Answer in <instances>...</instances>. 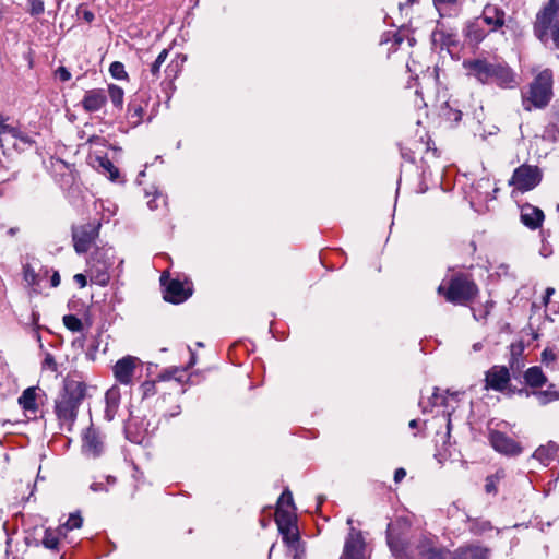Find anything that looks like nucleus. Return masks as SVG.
Wrapping results in <instances>:
<instances>
[{
  "label": "nucleus",
  "mask_w": 559,
  "mask_h": 559,
  "mask_svg": "<svg viewBox=\"0 0 559 559\" xmlns=\"http://www.w3.org/2000/svg\"><path fill=\"white\" fill-rule=\"evenodd\" d=\"M469 78L481 84H496L500 88H515L519 76L502 59L474 58L463 61Z\"/></svg>",
  "instance_id": "1"
},
{
  "label": "nucleus",
  "mask_w": 559,
  "mask_h": 559,
  "mask_svg": "<svg viewBox=\"0 0 559 559\" xmlns=\"http://www.w3.org/2000/svg\"><path fill=\"white\" fill-rule=\"evenodd\" d=\"M85 382L67 377L55 399L53 412L61 429L72 431L81 404L86 396Z\"/></svg>",
  "instance_id": "2"
},
{
  "label": "nucleus",
  "mask_w": 559,
  "mask_h": 559,
  "mask_svg": "<svg viewBox=\"0 0 559 559\" xmlns=\"http://www.w3.org/2000/svg\"><path fill=\"white\" fill-rule=\"evenodd\" d=\"M478 292L475 282L465 274L454 275L448 285L442 282L438 287V294L443 295L447 301L463 306L473 301Z\"/></svg>",
  "instance_id": "3"
},
{
  "label": "nucleus",
  "mask_w": 559,
  "mask_h": 559,
  "mask_svg": "<svg viewBox=\"0 0 559 559\" xmlns=\"http://www.w3.org/2000/svg\"><path fill=\"white\" fill-rule=\"evenodd\" d=\"M552 96V72L548 69L542 71L530 86V96L524 99V107L531 110V103L536 108L548 105Z\"/></svg>",
  "instance_id": "4"
},
{
  "label": "nucleus",
  "mask_w": 559,
  "mask_h": 559,
  "mask_svg": "<svg viewBox=\"0 0 559 559\" xmlns=\"http://www.w3.org/2000/svg\"><path fill=\"white\" fill-rule=\"evenodd\" d=\"M409 522L404 518H397L388 524L386 540L391 551L400 557L406 556L408 550L407 533Z\"/></svg>",
  "instance_id": "5"
},
{
  "label": "nucleus",
  "mask_w": 559,
  "mask_h": 559,
  "mask_svg": "<svg viewBox=\"0 0 559 559\" xmlns=\"http://www.w3.org/2000/svg\"><path fill=\"white\" fill-rule=\"evenodd\" d=\"M111 249H97L90 261L91 281L99 286H106L109 283V270L112 266Z\"/></svg>",
  "instance_id": "6"
},
{
  "label": "nucleus",
  "mask_w": 559,
  "mask_h": 559,
  "mask_svg": "<svg viewBox=\"0 0 559 559\" xmlns=\"http://www.w3.org/2000/svg\"><path fill=\"white\" fill-rule=\"evenodd\" d=\"M543 178V173L539 167L523 164L514 169L510 186H514L519 191L526 192L536 188Z\"/></svg>",
  "instance_id": "7"
},
{
  "label": "nucleus",
  "mask_w": 559,
  "mask_h": 559,
  "mask_svg": "<svg viewBox=\"0 0 559 559\" xmlns=\"http://www.w3.org/2000/svg\"><path fill=\"white\" fill-rule=\"evenodd\" d=\"M414 556L420 559H445L448 550L438 546V538L433 535L421 534L414 546Z\"/></svg>",
  "instance_id": "8"
},
{
  "label": "nucleus",
  "mask_w": 559,
  "mask_h": 559,
  "mask_svg": "<svg viewBox=\"0 0 559 559\" xmlns=\"http://www.w3.org/2000/svg\"><path fill=\"white\" fill-rule=\"evenodd\" d=\"M100 223H87L72 228V239L78 253H86L98 236Z\"/></svg>",
  "instance_id": "9"
},
{
  "label": "nucleus",
  "mask_w": 559,
  "mask_h": 559,
  "mask_svg": "<svg viewBox=\"0 0 559 559\" xmlns=\"http://www.w3.org/2000/svg\"><path fill=\"white\" fill-rule=\"evenodd\" d=\"M275 522L286 547L300 540L297 516L295 513L280 512V514H275Z\"/></svg>",
  "instance_id": "10"
},
{
  "label": "nucleus",
  "mask_w": 559,
  "mask_h": 559,
  "mask_svg": "<svg viewBox=\"0 0 559 559\" xmlns=\"http://www.w3.org/2000/svg\"><path fill=\"white\" fill-rule=\"evenodd\" d=\"M340 559H368L365 538L360 531L350 528Z\"/></svg>",
  "instance_id": "11"
},
{
  "label": "nucleus",
  "mask_w": 559,
  "mask_h": 559,
  "mask_svg": "<svg viewBox=\"0 0 559 559\" xmlns=\"http://www.w3.org/2000/svg\"><path fill=\"white\" fill-rule=\"evenodd\" d=\"M559 11V0H549V2L537 14L535 24V35L544 41L547 38L548 31L554 25V19Z\"/></svg>",
  "instance_id": "12"
},
{
  "label": "nucleus",
  "mask_w": 559,
  "mask_h": 559,
  "mask_svg": "<svg viewBox=\"0 0 559 559\" xmlns=\"http://www.w3.org/2000/svg\"><path fill=\"white\" fill-rule=\"evenodd\" d=\"M489 441L492 448L504 455H519L522 452V447L511 437L501 431H491Z\"/></svg>",
  "instance_id": "13"
},
{
  "label": "nucleus",
  "mask_w": 559,
  "mask_h": 559,
  "mask_svg": "<svg viewBox=\"0 0 559 559\" xmlns=\"http://www.w3.org/2000/svg\"><path fill=\"white\" fill-rule=\"evenodd\" d=\"M139 358L126 356L119 359L114 366V376L121 384H130L132 382Z\"/></svg>",
  "instance_id": "14"
},
{
  "label": "nucleus",
  "mask_w": 559,
  "mask_h": 559,
  "mask_svg": "<svg viewBox=\"0 0 559 559\" xmlns=\"http://www.w3.org/2000/svg\"><path fill=\"white\" fill-rule=\"evenodd\" d=\"M486 388L502 392L510 382L509 369L504 366H493L486 372Z\"/></svg>",
  "instance_id": "15"
},
{
  "label": "nucleus",
  "mask_w": 559,
  "mask_h": 559,
  "mask_svg": "<svg viewBox=\"0 0 559 559\" xmlns=\"http://www.w3.org/2000/svg\"><path fill=\"white\" fill-rule=\"evenodd\" d=\"M107 103V93L103 88H92L85 92L81 105L86 112H96Z\"/></svg>",
  "instance_id": "16"
},
{
  "label": "nucleus",
  "mask_w": 559,
  "mask_h": 559,
  "mask_svg": "<svg viewBox=\"0 0 559 559\" xmlns=\"http://www.w3.org/2000/svg\"><path fill=\"white\" fill-rule=\"evenodd\" d=\"M83 451L93 457L98 456L103 452L104 443L100 433L93 427L86 429L83 435Z\"/></svg>",
  "instance_id": "17"
},
{
  "label": "nucleus",
  "mask_w": 559,
  "mask_h": 559,
  "mask_svg": "<svg viewBox=\"0 0 559 559\" xmlns=\"http://www.w3.org/2000/svg\"><path fill=\"white\" fill-rule=\"evenodd\" d=\"M504 11L495 4L485 5L480 21L490 27V31H497L504 25Z\"/></svg>",
  "instance_id": "18"
},
{
  "label": "nucleus",
  "mask_w": 559,
  "mask_h": 559,
  "mask_svg": "<svg viewBox=\"0 0 559 559\" xmlns=\"http://www.w3.org/2000/svg\"><path fill=\"white\" fill-rule=\"evenodd\" d=\"M190 288H185L183 283L178 280H171L166 286L165 300L173 304H180L191 296Z\"/></svg>",
  "instance_id": "19"
},
{
  "label": "nucleus",
  "mask_w": 559,
  "mask_h": 559,
  "mask_svg": "<svg viewBox=\"0 0 559 559\" xmlns=\"http://www.w3.org/2000/svg\"><path fill=\"white\" fill-rule=\"evenodd\" d=\"M544 221V213L540 209L525 204L521 210V222L531 229L538 228Z\"/></svg>",
  "instance_id": "20"
},
{
  "label": "nucleus",
  "mask_w": 559,
  "mask_h": 559,
  "mask_svg": "<svg viewBox=\"0 0 559 559\" xmlns=\"http://www.w3.org/2000/svg\"><path fill=\"white\" fill-rule=\"evenodd\" d=\"M558 451L559 445L554 441H549L546 444L539 445L533 453V457L544 466H548L557 455Z\"/></svg>",
  "instance_id": "21"
},
{
  "label": "nucleus",
  "mask_w": 559,
  "mask_h": 559,
  "mask_svg": "<svg viewBox=\"0 0 559 559\" xmlns=\"http://www.w3.org/2000/svg\"><path fill=\"white\" fill-rule=\"evenodd\" d=\"M480 19L469 22L465 27L466 38L474 44H479L487 36V32L483 28Z\"/></svg>",
  "instance_id": "22"
},
{
  "label": "nucleus",
  "mask_w": 559,
  "mask_h": 559,
  "mask_svg": "<svg viewBox=\"0 0 559 559\" xmlns=\"http://www.w3.org/2000/svg\"><path fill=\"white\" fill-rule=\"evenodd\" d=\"M9 142L8 145H12L15 150L24 151L26 147H31L34 144V140L26 133L15 128L14 133H8Z\"/></svg>",
  "instance_id": "23"
},
{
  "label": "nucleus",
  "mask_w": 559,
  "mask_h": 559,
  "mask_svg": "<svg viewBox=\"0 0 559 559\" xmlns=\"http://www.w3.org/2000/svg\"><path fill=\"white\" fill-rule=\"evenodd\" d=\"M36 388L31 386L23 391L21 396L19 397V405L25 411V412H32L36 413L38 409V405L36 403Z\"/></svg>",
  "instance_id": "24"
},
{
  "label": "nucleus",
  "mask_w": 559,
  "mask_h": 559,
  "mask_svg": "<svg viewBox=\"0 0 559 559\" xmlns=\"http://www.w3.org/2000/svg\"><path fill=\"white\" fill-rule=\"evenodd\" d=\"M524 379L526 384L532 388H540L547 380L542 368L537 366L528 368L524 373Z\"/></svg>",
  "instance_id": "25"
},
{
  "label": "nucleus",
  "mask_w": 559,
  "mask_h": 559,
  "mask_svg": "<svg viewBox=\"0 0 559 559\" xmlns=\"http://www.w3.org/2000/svg\"><path fill=\"white\" fill-rule=\"evenodd\" d=\"M144 116V108L141 104L136 102V99H132L128 104L127 109V118L129 120V123L132 126H138L142 122Z\"/></svg>",
  "instance_id": "26"
},
{
  "label": "nucleus",
  "mask_w": 559,
  "mask_h": 559,
  "mask_svg": "<svg viewBox=\"0 0 559 559\" xmlns=\"http://www.w3.org/2000/svg\"><path fill=\"white\" fill-rule=\"evenodd\" d=\"M61 536H66V534L60 532V526L57 530L46 528L41 543L46 548L57 550Z\"/></svg>",
  "instance_id": "27"
},
{
  "label": "nucleus",
  "mask_w": 559,
  "mask_h": 559,
  "mask_svg": "<svg viewBox=\"0 0 559 559\" xmlns=\"http://www.w3.org/2000/svg\"><path fill=\"white\" fill-rule=\"evenodd\" d=\"M449 397L451 400H454L455 402L459 401V393L457 392H453V393H450L449 391H444V392H441L439 389H435V392L432 393L431 397H430V404L432 406H444V407H449V404H448V400Z\"/></svg>",
  "instance_id": "28"
},
{
  "label": "nucleus",
  "mask_w": 559,
  "mask_h": 559,
  "mask_svg": "<svg viewBox=\"0 0 559 559\" xmlns=\"http://www.w3.org/2000/svg\"><path fill=\"white\" fill-rule=\"evenodd\" d=\"M454 559H487V549L477 546L462 548Z\"/></svg>",
  "instance_id": "29"
},
{
  "label": "nucleus",
  "mask_w": 559,
  "mask_h": 559,
  "mask_svg": "<svg viewBox=\"0 0 559 559\" xmlns=\"http://www.w3.org/2000/svg\"><path fill=\"white\" fill-rule=\"evenodd\" d=\"M96 162L98 170L107 175L111 181H116L119 178V169L110 159L107 157H97Z\"/></svg>",
  "instance_id": "30"
},
{
  "label": "nucleus",
  "mask_w": 559,
  "mask_h": 559,
  "mask_svg": "<svg viewBox=\"0 0 559 559\" xmlns=\"http://www.w3.org/2000/svg\"><path fill=\"white\" fill-rule=\"evenodd\" d=\"M108 97L110 98L114 108H116L118 111L123 109L124 92L120 86L116 84H109L107 98Z\"/></svg>",
  "instance_id": "31"
},
{
  "label": "nucleus",
  "mask_w": 559,
  "mask_h": 559,
  "mask_svg": "<svg viewBox=\"0 0 559 559\" xmlns=\"http://www.w3.org/2000/svg\"><path fill=\"white\" fill-rule=\"evenodd\" d=\"M280 512L295 513L293 495L288 489L284 490L283 493L278 498L275 514H280Z\"/></svg>",
  "instance_id": "32"
},
{
  "label": "nucleus",
  "mask_w": 559,
  "mask_h": 559,
  "mask_svg": "<svg viewBox=\"0 0 559 559\" xmlns=\"http://www.w3.org/2000/svg\"><path fill=\"white\" fill-rule=\"evenodd\" d=\"M119 399L120 394L118 389L111 388L106 392L105 400H106V415L108 417H112L111 414H114L119 405Z\"/></svg>",
  "instance_id": "33"
},
{
  "label": "nucleus",
  "mask_w": 559,
  "mask_h": 559,
  "mask_svg": "<svg viewBox=\"0 0 559 559\" xmlns=\"http://www.w3.org/2000/svg\"><path fill=\"white\" fill-rule=\"evenodd\" d=\"M533 395L537 399L540 405H546L552 401L559 400V392L552 390V385L547 390L533 392Z\"/></svg>",
  "instance_id": "34"
},
{
  "label": "nucleus",
  "mask_w": 559,
  "mask_h": 559,
  "mask_svg": "<svg viewBox=\"0 0 559 559\" xmlns=\"http://www.w3.org/2000/svg\"><path fill=\"white\" fill-rule=\"evenodd\" d=\"M83 524V519L79 512L71 513L68 518L67 522L60 525V532L67 534V532L72 531L74 528H80Z\"/></svg>",
  "instance_id": "35"
},
{
  "label": "nucleus",
  "mask_w": 559,
  "mask_h": 559,
  "mask_svg": "<svg viewBox=\"0 0 559 559\" xmlns=\"http://www.w3.org/2000/svg\"><path fill=\"white\" fill-rule=\"evenodd\" d=\"M469 530L475 535H483L492 530V525L487 520L475 519L471 521Z\"/></svg>",
  "instance_id": "36"
},
{
  "label": "nucleus",
  "mask_w": 559,
  "mask_h": 559,
  "mask_svg": "<svg viewBox=\"0 0 559 559\" xmlns=\"http://www.w3.org/2000/svg\"><path fill=\"white\" fill-rule=\"evenodd\" d=\"M168 53V49H163L155 61L151 64L150 73L153 76V80H157L159 78L160 67L166 61Z\"/></svg>",
  "instance_id": "37"
},
{
  "label": "nucleus",
  "mask_w": 559,
  "mask_h": 559,
  "mask_svg": "<svg viewBox=\"0 0 559 559\" xmlns=\"http://www.w3.org/2000/svg\"><path fill=\"white\" fill-rule=\"evenodd\" d=\"M109 73L116 80H128L129 75L124 69V64L120 61H114L109 66Z\"/></svg>",
  "instance_id": "38"
},
{
  "label": "nucleus",
  "mask_w": 559,
  "mask_h": 559,
  "mask_svg": "<svg viewBox=\"0 0 559 559\" xmlns=\"http://www.w3.org/2000/svg\"><path fill=\"white\" fill-rule=\"evenodd\" d=\"M288 552L293 556V559H305L306 547L305 543L300 539L292 545L287 546Z\"/></svg>",
  "instance_id": "39"
},
{
  "label": "nucleus",
  "mask_w": 559,
  "mask_h": 559,
  "mask_svg": "<svg viewBox=\"0 0 559 559\" xmlns=\"http://www.w3.org/2000/svg\"><path fill=\"white\" fill-rule=\"evenodd\" d=\"M64 326L72 332H80L83 330L82 321L74 314H67L63 317Z\"/></svg>",
  "instance_id": "40"
},
{
  "label": "nucleus",
  "mask_w": 559,
  "mask_h": 559,
  "mask_svg": "<svg viewBox=\"0 0 559 559\" xmlns=\"http://www.w3.org/2000/svg\"><path fill=\"white\" fill-rule=\"evenodd\" d=\"M5 118L0 115V143L1 146H4V142H9L8 133H14L15 127L7 124Z\"/></svg>",
  "instance_id": "41"
},
{
  "label": "nucleus",
  "mask_w": 559,
  "mask_h": 559,
  "mask_svg": "<svg viewBox=\"0 0 559 559\" xmlns=\"http://www.w3.org/2000/svg\"><path fill=\"white\" fill-rule=\"evenodd\" d=\"M558 360V354L554 348H545L542 353V362L547 367H554Z\"/></svg>",
  "instance_id": "42"
},
{
  "label": "nucleus",
  "mask_w": 559,
  "mask_h": 559,
  "mask_svg": "<svg viewBox=\"0 0 559 559\" xmlns=\"http://www.w3.org/2000/svg\"><path fill=\"white\" fill-rule=\"evenodd\" d=\"M493 307V302L492 301H487L483 309L480 310H477V309H473V316L474 318L479 321V320H485L487 318V316L490 313L491 309Z\"/></svg>",
  "instance_id": "43"
},
{
  "label": "nucleus",
  "mask_w": 559,
  "mask_h": 559,
  "mask_svg": "<svg viewBox=\"0 0 559 559\" xmlns=\"http://www.w3.org/2000/svg\"><path fill=\"white\" fill-rule=\"evenodd\" d=\"M143 397H150L156 394L155 381H145L141 385Z\"/></svg>",
  "instance_id": "44"
},
{
  "label": "nucleus",
  "mask_w": 559,
  "mask_h": 559,
  "mask_svg": "<svg viewBox=\"0 0 559 559\" xmlns=\"http://www.w3.org/2000/svg\"><path fill=\"white\" fill-rule=\"evenodd\" d=\"M23 274H24V280L29 285H35L37 283V274L34 271V269L31 267V265L27 264L24 266Z\"/></svg>",
  "instance_id": "45"
},
{
  "label": "nucleus",
  "mask_w": 559,
  "mask_h": 559,
  "mask_svg": "<svg viewBox=\"0 0 559 559\" xmlns=\"http://www.w3.org/2000/svg\"><path fill=\"white\" fill-rule=\"evenodd\" d=\"M524 352L523 342H515L510 345V358H522V354Z\"/></svg>",
  "instance_id": "46"
},
{
  "label": "nucleus",
  "mask_w": 559,
  "mask_h": 559,
  "mask_svg": "<svg viewBox=\"0 0 559 559\" xmlns=\"http://www.w3.org/2000/svg\"><path fill=\"white\" fill-rule=\"evenodd\" d=\"M29 4H31L29 13L32 15L36 16V15H40L41 13H44L45 5L41 0H31Z\"/></svg>",
  "instance_id": "47"
},
{
  "label": "nucleus",
  "mask_w": 559,
  "mask_h": 559,
  "mask_svg": "<svg viewBox=\"0 0 559 559\" xmlns=\"http://www.w3.org/2000/svg\"><path fill=\"white\" fill-rule=\"evenodd\" d=\"M451 456V452L447 448V441L443 440V449H438L435 457L438 460L439 463H443Z\"/></svg>",
  "instance_id": "48"
},
{
  "label": "nucleus",
  "mask_w": 559,
  "mask_h": 559,
  "mask_svg": "<svg viewBox=\"0 0 559 559\" xmlns=\"http://www.w3.org/2000/svg\"><path fill=\"white\" fill-rule=\"evenodd\" d=\"M448 120L459 122L462 119V112L456 109L447 108L443 112Z\"/></svg>",
  "instance_id": "49"
},
{
  "label": "nucleus",
  "mask_w": 559,
  "mask_h": 559,
  "mask_svg": "<svg viewBox=\"0 0 559 559\" xmlns=\"http://www.w3.org/2000/svg\"><path fill=\"white\" fill-rule=\"evenodd\" d=\"M43 367L48 368L51 371H57V362L51 354H46L45 359L43 361Z\"/></svg>",
  "instance_id": "50"
},
{
  "label": "nucleus",
  "mask_w": 559,
  "mask_h": 559,
  "mask_svg": "<svg viewBox=\"0 0 559 559\" xmlns=\"http://www.w3.org/2000/svg\"><path fill=\"white\" fill-rule=\"evenodd\" d=\"M497 481L496 477H487L485 484V490L487 493H496L497 492Z\"/></svg>",
  "instance_id": "51"
},
{
  "label": "nucleus",
  "mask_w": 559,
  "mask_h": 559,
  "mask_svg": "<svg viewBox=\"0 0 559 559\" xmlns=\"http://www.w3.org/2000/svg\"><path fill=\"white\" fill-rule=\"evenodd\" d=\"M433 1V4L435 7L440 11L444 8H449V7H452L454 5L457 0H432Z\"/></svg>",
  "instance_id": "52"
},
{
  "label": "nucleus",
  "mask_w": 559,
  "mask_h": 559,
  "mask_svg": "<svg viewBox=\"0 0 559 559\" xmlns=\"http://www.w3.org/2000/svg\"><path fill=\"white\" fill-rule=\"evenodd\" d=\"M549 29L551 31V37L555 46L559 48V21H556Z\"/></svg>",
  "instance_id": "53"
},
{
  "label": "nucleus",
  "mask_w": 559,
  "mask_h": 559,
  "mask_svg": "<svg viewBox=\"0 0 559 559\" xmlns=\"http://www.w3.org/2000/svg\"><path fill=\"white\" fill-rule=\"evenodd\" d=\"M56 74L62 82H67L71 79V73L64 67H59Z\"/></svg>",
  "instance_id": "54"
},
{
  "label": "nucleus",
  "mask_w": 559,
  "mask_h": 559,
  "mask_svg": "<svg viewBox=\"0 0 559 559\" xmlns=\"http://www.w3.org/2000/svg\"><path fill=\"white\" fill-rule=\"evenodd\" d=\"M510 368L513 370V371H520L522 369V367L524 366V362H523V359L522 358H510Z\"/></svg>",
  "instance_id": "55"
},
{
  "label": "nucleus",
  "mask_w": 559,
  "mask_h": 559,
  "mask_svg": "<svg viewBox=\"0 0 559 559\" xmlns=\"http://www.w3.org/2000/svg\"><path fill=\"white\" fill-rule=\"evenodd\" d=\"M74 282L81 287H85L86 284H87V280H86V276L84 274H75L74 277H73Z\"/></svg>",
  "instance_id": "56"
},
{
  "label": "nucleus",
  "mask_w": 559,
  "mask_h": 559,
  "mask_svg": "<svg viewBox=\"0 0 559 559\" xmlns=\"http://www.w3.org/2000/svg\"><path fill=\"white\" fill-rule=\"evenodd\" d=\"M405 476H406V471L404 468H402V467L396 468L394 472V481L400 483L404 479Z\"/></svg>",
  "instance_id": "57"
},
{
  "label": "nucleus",
  "mask_w": 559,
  "mask_h": 559,
  "mask_svg": "<svg viewBox=\"0 0 559 559\" xmlns=\"http://www.w3.org/2000/svg\"><path fill=\"white\" fill-rule=\"evenodd\" d=\"M445 413V416H447V433L444 435L443 438H447L448 440L450 439V431H451V419H450V411H444Z\"/></svg>",
  "instance_id": "58"
},
{
  "label": "nucleus",
  "mask_w": 559,
  "mask_h": 559,
  "mask_svg": "<svg viewBox=\"0 0 559 559\" xmlns=\"http://www.w3.org/2000/svg\"><path fill=\"white\" fill-rule=\"evenodd\" d=\"M555 293V289L552 287H548L546 289L545 296H544V304L547 305L549 302L550 296Z\"/></svg>",
  "instance_id": "59"
},
{
  "label": "nucleus",
  "mask_w": 559,
  "mask_h": 559,
  "mask_svg": "<svg viewBox=\"0 0 559 559\" xmlns=\"http://www.w3.org/2000/svg\"><path fill=\"white\" fill-rule=\"evenodd\" d=\"M59 284H60V276H59V274L56 272V273L51 276V285H52L53 287H57Z\"/></svg>",
  "instance_id": "60"
},
{
  "label": "nucleus",
  "mask_w": 559,
  "mask_h": 559,
  "mask_svg": "<svg viewBox=\"0 0 559 559\" xmlns=\"http://www.w3.org/2000/svg\"><path fill=\"white\" fill-rule=\"evenodd\" d=\"M489 477H496V481L498 483L501 478L504 477V472L502 469L497 471L496 474L490 475Z\"/></svg>",
  "instance_id": "61"
},
{
  "label": "nucleus",
  "mask_w": 559,
  "mask_h": 559,
  "mask_svg": "<svg viewBox=\"0 0 559 559\" xmlns=\"http://www.w3.org/2000/svg\"><path fill=\"white\" fill-rule=\"evenodd\" d=\"M91 489H92L93 491L102 490V489H103V484H100V483H94V484H92V485H91Z\"/></svg>",
  "instance_id": "62"
},
{
  "label": "nucleus",
  "mask_w": 559,
  "mask_h": 559,
  "mask_svg": "<svg viewBox=\"0 0 559 559\" xmlns=\"http://www.w3.org/2000/svg\"><path fill=\"white\" fill-rule=\"evenodd\" d=\"M84 19L87 21V22H92L94 20V14L90 11H85L84 12Z\"/></svg>",
  "instance_id": "63"
},
{
  "label": "nucleus",
  "mask_w": 559,
  "mask_h": 559,
  "mask_svg": "<svg viewBox=\"0 0 559 559\" xmlns=\"http://www.w3.org/2000/svg\"><path fill=\"white\" fill-rule=\"evenodd\" d=\"M147 206H148L151 210H155V209H157L156 200H155V199L150 200V201L147 202Z\"/></svg>",
  "instance_id": "64"
}]
</instances>
